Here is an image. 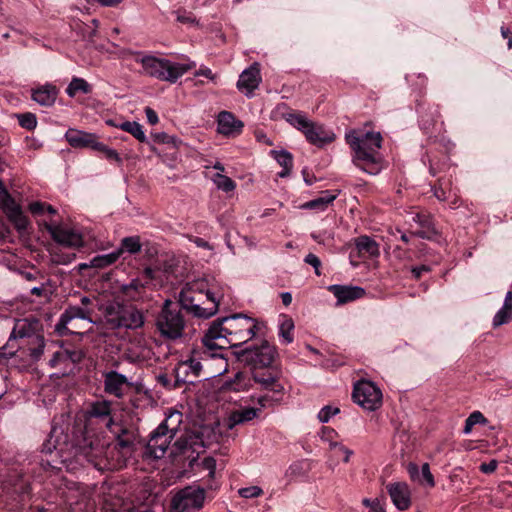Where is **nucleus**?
<instances>
[{
    "mask_svg": "<svg viewBox=\"0 0 512 512\" xmlns=\"http://www.w3.org/2000/svg\"><path fill=\"white\" fill-rule=\"evenodd\" d=\"M134 55L135 61L142 65V74L169 83H175L180 77L196 66L193 61L185 63L172 62L166 58L144 55L141 52H134Z\"/></svg>",
    "mask_w": 512,
    "mask_h": 512,
    "instance_id": "obj_6",
    "label": "nucleus"
},
{
    "mask_svg": "<svg viewBox=\"0 0 512 512\" xmlns=\"http://www.w3.org/2000/svg\"><path fill=\"white\" fill-rule=\"evenodd\" d=\"M34 336V325L28 322L27 319L18 320L11 333V338H31Z\"/></svg>",
    "mask_w": 512,
    "mask_h": 512,
    "instance_id": "obj_34",
    "label": "nucleus"
},
{
    "mask_svg": "<svg viewBox=\"0 0 512 512\" xmlns=\"http://www.w3.org/2000/svg\"><path fill=\"white\" fill-rule=\"evenodd\" d=\"M330 447L333 448V449H337L340 453L343 454V461L344 462H348L351 455L353 454V451L350 450L349 448L343 446V445H340L339 443L337 442H331L330 443Z\"/></svg>",
    "mask_w": 512,
    "mask_h": 512,
    "instance_id": "obj_56",
    "label": "nucleus"
},
{
    "mask_svg": "<svg viewBox=\"0 0 512 512\" xmlns=\"http://www.w3.org/2000/svg\"><path fill=\"white\" fill-rule=\"evenodd\" d=\"M345 140L353 151V163L368 174L376 175L380 169L379 149L382 136L379 132H361L351 130Z\"/></svg>",
    "mask_w": 512,
    "mask_h": 512,
    "instance_id": "obj_3",
    "label": "nucleus"
},
{
    "mask_svg": "<svg viewBox=\"0 0 512 512\" xmlns=\"http://www.w3.org/2000/svg\"><path fill=\"white\" fill-rule=\"evenodd\" d=\"M279 395H268V394H265V395H262V396H259L257 397L256 399L252 398L253 401H256L257 404L259 405L258 408H261L264 409V408H267V407H270L272 406L275 402H278L280 400V397H278Z\"/></svg>",
    "mask_w": 512,
    "mask_h": 512,
    "instance_id": "obj_48",
    "label": "nucleus"
},
{
    "mask_svg": "<svg viewBox=\"0 0 512 512\" xmlns=\"http://www.w3.org/2000/svg\"><path fill=\"white\" fill-rule=\"evenodd\" d=\"M175 436L157 427L150 434L146 446V453L154 459H161L167 452L172 439Z\"/></svg>",
    "mask_w": 512,
    "mask_h": 512,
    "instance_id": "obj_14",
    "label": "nucleus"
},
{
    "mask_svg": "<svg viewBox=\"0 0 512 512\" xmlns=\"http://www.w3.org/2000/svg\"><path fill=\"white\" fill-rule=\"evenodd\" d=\"M34 340L37 345L35 347L29 348V355L32 358V360L38 361L44 352V338L42 336L36 335L34 337Z\"/></svg>",
    "mask_w": 512,
    "mask_h": 512,
    "instance_id": "obj_45",
    "label": "nucleus"
},
{
    "mask_svg": "<svg viewBox=\"0 0 512 512\" xmlns=\"http://www.w3.org/2000/svg\"><path fill=\"white\" fill-rule=\"evenodd\" d=\"M156 327L160 335L166 339H177L182 336L185 321L181 311L166 300L156 318Z\"/></svg>",
    "mask_w": 512,
    "mask_h": 512,
    "instance_id": "obj_8",
    "label": "nucleus"
},
{
    "mask_svg": "<svg viewBox=\"0 0 512 512\" xmlns=\"http://www.w3.org/2000/svg\"><path fill=\"white\" fill-rule=\"evenodd\" d=\"M47 231L50 233L52 239L60 245L78 248L83 246V239L81 234L75 232L72 229L64 228L60 225H45Z\"/></svg>",
    "mask_w": 512,
    "mask_h": 512,
    "instance_id": "obj_15",
    "label": "nucleus"
},
{
    "mask_svg": "<svg viewBox=\"0 0 512 512\" xmlns=\"http://www.w3.org/2000/svg\"><path fill=\"white\" fill-rule=\"evenodd\" d=\"M21 127L27 130H33L37 125L36 116L32 113H23L17 115Z\"/></svg>",
    "mask_w": 512,
    "mask_h": 512,
    "instance_id": "obj_46",
    "label": "nucleus"
},
{
    "mask_svg": "<svg viewBox=\"0 0 512 512\" xmlns=\"http://www.w3.org/2000/svg\"><path fill=\"white\" fill-rule=\"evenodd\" d=\"M119 259V252H111L109 254L97 255L90 260L89 267L105 268L112 265Z\"/></svg>",
    "mask_w": 512,
    "mask_h": 512,
    "instance_id": "obj_37",
    "label": "nucleus"
},
{
    "mask_svg": "<svg viewBox=\"0 0 512 512\" xmlns=\"http://www.w3.org/2000/svg\"><path fill=\"white\" fill-rule=\"evenodd\" d=\"M196 444V439L191 436H181L179 437L171 447V455L176 457L178 455H187V458H190L188 454L190 451L193 453L194 448L193 445Z\"/></svg>",
    "mask_w": 512,
    "mask_h": 512,
    "instance_id": "obj_27",
    "label": "nucleus"
},
{
    "mask_svg": "<svg viewBox=\"0 0 512 512\" xmlns=\"http://www.w3.org/2000/svg\"><path fill=\"white\" fill-rule=\"evenodd\" d=\"M421 476L423 478V481L426 482V484L429 486V487H434L435 486V481H434V477L430 471V466L428 463H424L421 467Z\"/></svg>",
    "mask_w": 512,
    "mask_h": 512,
    "instance_id": "obj_53",
    "label": "nucleus"
},
{
    "mask_svg": "<svg viewBox=\"0 0 512 512\" xmlns=\"http://www.w3.org/2000/svg\"><path fill=\"white\" fill-rule=\"evenodd\" d=\"M330 291L337 298V305L346 304L354 300L360 299L365 295V290L359 286L348 285H330Z\"/></svg>",
    "mask_w": 512,
    "mask_h": 512,
    "instance_id": "obj_20",
    "label": "nucleus"
},
{
    "mask_svg": "<svg viewBox=\"0 0 512 512\" xmlns=\"http://www.w3.org/2000/svg\"><path fill=\"white\" fill-rule=\"evenodd\" d=\"M177 21L183 24H193L196 22L195 17L190 12L179 13L177 15Z\"/></svg>",
    "mask_w": 512,
    "mask_h": 512,
    "instance_id": "obj_61",
    "label": "nucleus"
},
{
    "mask_svg": "<svg viewBox=\"0 0 512 512\" xmlns=\"http://www.w3.org/2000/svg\"><path fill=\"white\" fill-rule=\"evenodd\" d=\"M96 151L104 154V156L108 160L121 162V158H120L118 152L114 149L109 148L107 145H105L102 142H99Z\"/></svg>",
    "mask_w": 512,
    "mask_h": 512,
    "instance_id": "obj_47",
    "label": "nucleus"
},
{
    "mask_svg": "<svg viewBox=\"0 0 512 512\" xmlns=\"http://www.w3.org/2000/svg\"><path fill=\"white\" fill-rule=\"evenodd\" d=\"M3 194L4 198L0 200V207L7 217L21 210V207L15 202L10 194Z\"/></svg>",
    "mask_w": 512,
    "mask_h": 512,
    "instance_id": "obj_43",
    "label": "nucleus"
},
{
    "mask_svg": "<svg viewBox=\"0 0 512 512\" xmlns=\"http://www.w3.org/2000/svg\"><path fill=\"white\" fill-rule=\"evenodd\" d=\"M142 249V243L140 236H128L124 237L119 245V248L115 250V252H119V257L124 253L127 252L131 255L137 254Z\"/></svg>",
    "mask_w": 512,
    "mask_h": 512,
    "instance_id": "obj_31",
    "label": "nucleus"
},
{
    "mask_svg": "<svg viewBox=\"0 0 512 512\" xmlns=\"http://www.w3.org/2000/svg\"><path fill=\"white\" fill-rule=\"evenodd\" d=\"M336 197V194H332L330 191H324L320 197L304 203L302 208L323 211L336 199Z\"/></svg>",
    "mask_w": 512,
    "mask_h": 512,
    "instance_id": "obj_32",
    "label": "nucleus"
},
{
    "mask_svg": "<svg viewBox=\"0 0 512 512\" xmlns=\"http://www.w3.org/2000/svg\"><path fill=\"white\" fill-rule=\"evenodd\" d=\"M243 379L244 375L239 372L231 382L227 383V386L233 391H241L243 389V385L241 384Z\"/></svg>",
    "mask_w": 512,
    "mask_h": 512,
    "instance_id": "obj_58",
    "label": "nucleus"
},
{
    "mask_svg": "<svg viewBox=\"0 0 512 512\" xmlns=\"http://www.w3.org/2000/svg\"><path fill=\"white\" fill-rule=\"evenodd\" d=\"M154 141L157 143H172L174 146H177L178 139L175 137L169 136L168 134L161 132L155 133L152 135Z\"/></svg>",
    "mask_w": 512,
    "mask_h": 512,
    "instance_id": "obj_55",
    "label": "nucleus"
},
{
    "mask_svg": "<svg viewBox=\"0 0 512 512\" xmlns=\"http://www.w3.org/2000/svg\"><path fill=\"white\" fill-rule=\"evenodd\" d=\"M201 466L208 471L209 478H214L216 471V461L212 457H206L202 460Z\"/></svg>",
    "mask_w": 512,
    "mask_h": 512,
    "instance_id": "obj_52",
    "label": "nucleus"
},
{
    "mask_svg": "<svg viewBox=\"0 0 512 512\" xmlns=\"http://www.w3.org/2000/svg\"><path fill=\"white\" fill-rule=\"evenodd\" d=\"M58 96V89L53 84H44L32 89L31 97L41 106H52Z\"/></svg>",
    "mask_w": 512,
    "mask_h": 512,
    "instance_id": "obj_22",
    "label": "nucleus"
},
{
    "mask_svg": "<svg viewBox=\"0 0 512 512\" xmlns=\"http://www.w3.org/2000/svg\"><path fill=\"white\" fill-rule=\"evenodd\" d=\"M512 320V310L502 307L493 318V327L497 328Z\"/></svg>",
    "mask_w": 512,
    "mask_h": 512,
    "instance_id": "obj_44",
    "label": "nucleus"
},
{
    "mask_svg": "<svg viewBox=\"0 0 512 512\" xmlns=\"http://www.w3.org/2000/svg\"><path fill=\"white\" fill-rule=\"evenodd\" d=\"M109 443L97 434L85 432L72 445L77 461L85 460L98 470L115 469L109 453Z\"/></svg>",
    "mask_w": 512,
    "mask_h": 512,
    "instance_id": "obj_5",
    "label": "nucleus"
},
{
    "mask_svg": "<svg viewBox=\"0 0 512 512\" xmlns=\"http://www.w3.org/2000/svg\"><path fill=\"white\" fill-rule=\"evenodd\" d=\"M201 354V352L194 350L188 359L182 360L176 365L174 369V387H180L186 383H194L200 376L202 371Z\"/></svg>",
    "mask_w": 512,
    "mask_h": 512,
    "instance_id": "obj_13",
    "label": "nucleus"
},
{
    "mask_svg": "<svg viewBox=\"0 0 512 512\" xmlns=\"http://www.w3.org/2000/svg\"><path fill=\"white\" fill-rule=\"evenodd\" d=\"M358 252L369 257H377L380 253L379 245L368 236H360L355 241Z\"/></svg>",
    "mask_w": 512,
    "mask_h": 512,
    "instance_id": "obj_28",
    "label": "nucleus"
},
{
    "mask_svg": "<svg viewBox=\"0 0 512 512\" xmlns=\"http://www.w3.org/2000/svg\"><path fill=\"white\" fill-rule=\"evenodd\" d=\"M65 138L67 142L74 148H91L95 151L100 142L96 134L77 129H69L65 133Z\"/></svg>",
    "mask_w": 512,
    "mask_h": 512,
    "instance_id": "obj_19",
    "label": "nucleus"
},
{
    "mask_svg": "<svg viewBox=\"0 0 512 512\" xmlns=\"http://www.w3.org/2000/svg\"><path fill=\"white\" fill-rule=\"evenodd\" d=\"M265 323L243 313L214 320L202 337L208 351H220L229 347H240L262 334Z\"/></svg>",
    "mask_w": 512,
    "mask_h": 512,
    "instance_id": "obj_2",
    "label": "nucleus"
},
{
    "mask_svg": "<svg viewBox=\"0 0 512 512\" xmlns=\"http://www.w3.org/2000/svg\"><path fill=\"white\" fill-rule=\"evenodd\" d=\"M209 289L205 279H197L185 284L179 295L181 307L195 317L210 318L218 311L220 298Z\"/></svg>",
    "mask_w": 512,
    "mask_h": 512,
    "instance_id": "obj_4",
    "label": "nucleus"
},
{
    "mask_svg": "<svg viewBox=\"0 0 512 512\" xmlns=\"http://www.w3.org/2000/svg\"><path fill=\"white\" fill-rule=\"evenodd\" d=\"M109 125L115 126L117 128H120L121 130L130 133L132 136H134L139 142L146 143L147 137L143 131L142 126L135 121H124L120 124H114L113 121H107Z\"/></svg>",
    "mask_w": 512,
    "mask_h": 512,
    "instance_id": "obj_29",
    "label": "nucleus"
},
{
    "mask_svg": "<svg viewBox=\"0 0 512 512\" xmlns=\"http://www.w3.org/2000/svg\"><path fill=\"white\" fill-rule=\"evenodd\" d=\"M205 501V490L196 486L180 489L172 498L169 512H192L200 510Z\"/></svg>",
    "mask_w": 512,
    "mask_h": 512,
    "instance_id": "obj_10",
    "label": "nucleus"
},
{
    "mask_svg": "<svg viewBox=\"0 0 512 512\" xmlns=\"http://www.w3.org/2000/svg\"><path fill=\"white\" fill-rule=\"evenodd\" d=\"M234 354L239 362L257 369L270 366L277 352L276 348L267 340H262L259 345H251L235 351Z\"/></svg>",
    "mask_w": 512,
    "mask_h": 512,
    "instance_id": "obj_9",
    "label": "nucleus"
},
{
    "mask_svg": "<svg viewBox=\"0 0 512 512\" xmlns=\"http://www.w3.org/2000/svg\"><path fill=\"white\" fill-rule=\"evenodd\" d=\"M261 81L260 65L255 62L240 74L237 88L245 95L250 96L259 87Z\"/></svg>",
    "mask_w": 512,
    "mask_h": 512,
    "instance_id": "obj_17",
    "label": "nucleus"
},
{
    "mask_svg": "<svg viewBox=\"0 0 512 512\" xmlns=\"http://www.w3.org/2000/svg\"><path fill=\"white\" fill-rule=\"evenodd\" d=\"M238 493L241 497L249 499L261 496L263 490L258 486H251L239 489Z\"/></svg>",
    "mask_w": 512,
    "mask_h": 512,
    "instance_id": "obj_49",
    "label": "nucleus"
},
{
    "mask_svg": "<svg viewBox=\"0 0 512 512\" xmlns=\"http://www.w3.org/2000/svg\"><path fill=\"white\" fill-rule=\"evenodd\" d=\"M498 466V462L495 459H492L488 463H482L479 467L480 471L485 474L493 473Z\"/></svg>",
    "mask_w": 512,
    "mask_h": 512,
    "instance_id": "obj_59",
    "label": "nucleus"
},
{
    "mask_svg": "<svg viewBox=\"0 0 512 512\" xmlns=\"http://www.w3.org/2000/svg\"><path fill=\"white\" fill-rule=\"evenodd\" d=\"M45 206H46L45 203L36 201V202H32L29 205V210L34 215H41L45 211Z\"/></svg>",
    "mask_w": 512,
    "mask_h": 512,
    "instance_id": "obj_62",
    "label": "nucleus"
},
{
    "mask_svg": "<svg viewBox=\"0 0 512 512\" xmlns=\"http://www.w3.org/2000/svg\"><path fill=\"white\" fill-rule=\"evenodd\" d=\"M135 434L127 428H121L117 432V442L114 445L109 444V453L112 457V467L119 469L123 467L126 460L133 452Z\"/></svg>",
    "mask_w": 512,
    "mask_h": 512,
    "instance_id": "obj_11",
    "label": "nucleus"
},
{
    "mask_svg": "<svg viewBox=\"0 0 512 512\" xmlns=\"http://www.w3.org/2000/svg\"><path fill=\"white\" fill-rule=\"evenodd\" d=\"M82 358H83V354L81 351L68 350L67 362L78 363L82 360Z\"/></svg>",
    "mask_w": 512,
    "mask_h": 512,
    "instance_id": "obj_64",
    "label": "nucleus"
},
{
    "mask_svg": "<svg viewBox=\"0 0 512 512\" xmlns=\"http://www.w3.org/2000/svg\"><path fill=\"white\" fill-rule=\"evenodd\" d=\"M285 120L297 130L301 131L306 140L317 147H323L334 141L333 132L326 130L322 124L308 119L303 113H287Z\"/></svg>",
    "mask_w": 512,
    "mask_h": 512,
    "instance_id": "obj_7",
    "label": "nucleus"
},
{
    "mask_svg": "<svg viewBox=\"0 0 512 512\" xmlns=\"http://www.w3.org/2000/svg\"><path fill=\"white\" fill-rule=\"evenodd\" d=\"M352 397L362 408L374 411L381 406L382 392L371 381L361 380L354 386Z\"/></svg>",
    "mask_w": 512,
    "mask_h": 512,
    "instance_id": "obj_12",
    "label": "nucleus"
},
{
    "mask_svg": "<svg viewBox=\"0 0 512 512\" xmlns=\"http://www.w3.org/2000/svg\"><path fill=\"white\" fill-rule=\"evenodd\" d=\"M145 286L140 279H133L129 284L123 285L121 291L126 297L136 301L141 297Z\"/></svg>",
    "mask_w": 512,
    "mask_h": 512,
    "instance_id": "obj_36",
    "label": "nucleus"
},
{
    "mask_svg": "<svg viewBox=\"0 0 512 512\" xmlns=\"http://www.w3.org/2000/svg\"><path fill=\"white\" fill-rule=\"evenodd\" d=\"M387 492L397 509L404 511L411 505V492L405 482H394L387 485Z\"/></svg>",
    "mask_w": 512,
    "mask_h": 512,
    "instance_id": "obj_18",
    "label": "nucleus"
},
{
    "mask_svg": "<svg viewBox=\"0 0 512 512\" xmlns=\"http://www.w3.org/2000/svg\"><path fill=\"white\" fill-rule=\"evenodd\" d=\"M253 379L256 383L260 384L264 390L272 392L274 395L283 394V385L271 374L262 375L255 372L253 373Z\"/></svg>",
    "mask_w": 512,
    "mask_h": 512,
    "instance_id": "obj_25",
    "label": "nucleus"
},
{
    "mask_svg": "<svg viewBox=\"0 0 512 512\" xmlns=\"http://www.w3.org/2000/svg\"><path fill=\"white\" fill-rule=\"evenodd\" d=\"M294 329V323L291 318H285L279 327V335L286 344L293 341L292 331Z\"/></svg>",
    "mask_w": 512,
    "mask_h": 512,
    "instance_id": "obj_42",
    "label": "nucleus"
},
{
    "mask_svg": "<svg viewBox=\"0 0 512 512\" xmlns=\"http://www.w3.org/2000/svg\"><path fill=\"white\" fill-rule=\"evenodd\" d=\"M9 221L14 225L15 229L19 233H23L27 230L29 221L27 217L23 214L22 209L10 216L7 217Z\"/></svg>",
    "mask_w": 512,
    "mask_h": 512,
    "instance_id": "obj_41",
    "label": "nucleus"
},
{
    "mask_svg": "<svg viewBox=\"0 0 512 512\" xmlns=\"http://www.w3.org/2000/svg\"><path fill=\"white\" fill-rule=\"evenodd\" d=\"M57 433V429L54 428L51 431L50 439L43 444V451L46 453H52L53 450L62 451V448L59 447V444H52L51 440L53 436Z\"/></svg>",
    "mask_w": 512,
    "mask_h": 512,
    "instance_id": "obj_57",
    "label": "nucleus"
},
{
    "mask_svg": "<svg viewBox=\"0 0 512 512\" xmlns=\"http://www.w3.org/2000/svg\"><path fill=\"white\" fill-rule=\"evenodd\" d=\"M78 92L89 94L91 92V86L83 78L74 77L68 85L66 93L70 97H74Z\"/></svg>",
    "mask_w": 512,
    "mask_h": 512,
    "instance_id": "obj_38",
    "label": "nucleus"
},
{
    "mask_svg": "<svg viewBox=\"0 0 512 512\" xmlns=\"http://www.w3.org/2000/svg\"><path fill=\"white\" fill-rule=\"evenodd\" d=\"M96 310L102 313L104 325L111 330H138L146 321L144 310L134 304L118 301L104 303L94 295L82 296L79 304H69L66 307L55 325V331L61 336L73 334L68 325L75 319L94 323Z\"/></svg>",
    "mask_w": 512,
    "mask_h": 512,
    "instance_id": "obj_1",
    "label": "nucleus"
},
{
    "mask_svg": "<svg viewBox=\"0 0 512 512\" xmlns=\"http://www.w3.org/2000/svg\"><path fill=\"white\" fill-rule=\"evenodd\" d=\"M88 418H96L104 422L111 429L113 419L111 417V404L108 401H96L92 403L86 412Z\"/></svg>",
    "mask_w": 512,
    "mask_h": 512,
    "instance_id": "obj_23",
    "label": "nucleus"
},
{
    "mask_svg": "<svg viewBox=\"0 0 512 512\" xmlns=\"http://www.w3.org/2000/svg\"><path fill=\"white\" fill-rule=\"evenodd\" d=\"M339 408H332L331 406L323 407L318 413V419L321 423H327L333 415L339 413Z\"/></svg>",
    "mask_w": 512,
    "mask_h": 512,
    "instance_id": "obj_50",
    "label": "nucleus"
},
{
    "mask_svg": "<svg viewBox=\"0 0 512 512\" xmlns=\"http://www.w3.org/2000/svg\"><path fill=\"white\" fill-rule=\"evenodd\" d=\"M260 412L261 408L254 407H246L243 409L233 411L226 421V427L228 429H233L237 425L250 422L253 419L257 418Z\"/></svg>",
    "mask_w": 512,
    "mask_h": 512,
    "instance_id": "obj_24",
    "label": "nucleus"
},
{
    "mask_svg": "<svg viewBox=\"0 0 512 512\" xmlns=\"http://www.w3.org/2000/svg\"><path fill=\"white\" fill-rule=\"evenodd\" d=\"M213 182L218 189H220L224 192H231L236 187V183L230 177L225 176L220 173H217L214 176Z\"/></svg>",
    "mask_w": 512,
    "mask_h": 512,
    "instance_id": "obj_40",
    "label": "nucleus"
},
{
    "mask_svg": "<svg viewBox=\"0 0 512 512\" xmlns=\"http://www.w3.org/2000/svg\"><path fill=\"white\" fill-rule=\"evenodd\" d=\"M431 269L428 265H420L416 267H412L411 273L413 277L418 280L421 278L423 273L429 272Z\"/></svg>",
    "mask_w": 512,
    "mask_h": 512,
    "instance_id": "obj_63",
    "label": "nucleus"
},
{
    "mask_svg": "<svg viewBox=\"0 0 512 512\" xmlns=\"http://www.w3.org/2000/svg\"><path fill=\"white\" fill-rule=\"evenodd\" d=\"M487 422H488L487 419L485 418V416L480 411H474L465 420V425H464L463 433L464 434H469V433H471L473 427L476 424H483V425H485Z\"/></svg>",
    "mask_w": 512,
    "mask_h": 512,
    "instance_id": "obj_39",
    "label": "nucleus"
},
{
    "mask_svg": "<svg viewBox=\"0 0 512 512\" xmlns=\"http://www.w3.org/2000/svg\"><path fill=\"white\" fill-rule=\"evenodd\" d=\"M103 378L104 391L116 398H122L125 395L126 388L131 386L128 378L115 370L105 372Z\"/></svg>",
    "mask_w": 512,
    "mask_h": 512,
    "instance_id": "obj_16",
    "label": "nucleus"
},
{
    "mask_svg": "<svg viewBox=\"0 0 512 512\" xmlns=\"http://www.w3.org/2000/svg\"><path fill=\"white\" fill-rule=\"evenodd\" d=\"M413 219L420 225V229L413 232V235L423 239H432L435 235H437V231L429 216L424 214H417Z\"/></svg>",
    "mask_w": 512,
    "mask_h": 512,
    "instance_id": "obj_26",
    "label": "nucleus"
},
{
    "mask_svg": "<svg viewBox=\"0 0 512 512\" xmlns=\"http://www.w3.org/2000/svg\"><path fill=\"white\" fill-rule=\"evenodd\" d=\"M304 261H305V263L311 265L315 269V274L317 276L321 275L320 270H319V268L321 266V261L318 258V256H316L313 253H309V254L306 255Z\"/></svg>",
    "mask_w": 512,
    "mask_h": 512,
    "instance_id": "obj_54",
    "label": "nucleus"
},
{
    "mask_svg": "<svg viewBox=\"0 0 512 512\" xmlns=\"http://www.w3.org/2000/svg\"><path fill=\"white\" fill-rule=\"evenodd\" d=\"M275 160L278 164L283 168L281 172L278 173L279 177H286L290 174L291 169L293 167V158L292 155L287 151H271Z\"/></svg>",
    "mask_w": 512,
    "mask_h": 512,
    "instance_id": "obj_33",
    "label": "nucleus"
},
{
    "mask_svg": "<svg viewBox=\"0 0 512 512\" xmlns=\"http://www.w3.org/2000/svg\"><path fill=\"white\" fill-rule=\"evenodd\" d=\"M67 355H68V350L56 351L53 354L52 358L49 360V365L52 368H55V367H57L61 363H66L67 362Z\"/></svg>",
    "mask_w": 512,
    "mask_h": 512,
    "instance_id": "obj_51",
    "label": "nucleus"
},
{
    "mask_svg": "<svg viewBox=\"0 0 512 512\" xmlns=\"http://www.w3.org/2000/svg\"><path fill=\"white\" fill-rule=\"evenodd\" d=\"M433 195L441 202L449 200L452 196V183L450 179L441 178L433 187Z\"/></svg>",
    "mask_w": 512,
    "mask_h": 512,
    "instance_id": "obj_35",
    "label": "nucleus"
},
{
    "mask_svg": "<svg viewBox=\"0 0 512 512\" xmlns=\"http://www.w3.org/2000/svg\"><path fill=\"white\" fill-rule=\"evenodd\" d=\"M183 415L179 411H171L163 422L159 424V428L174 436L178 432V429L182 423Z\"/></svg>",
    "mask_w": 512,
    "mask_h": 512,
    "instance_id": "obj_30",
    "label": "nucleus"
},
{
    "mask_svg": "<svg viewBox=\"0 0 512 512\" xmlns=\"http://www.w3.org/2000/svg\"><path fill=\"white\" fill-rule=\"evenodd\" d=\"M243 128V123L237 120L235 116L228 111H222L217 119V131L220 134L229 136L239 134Z\"/></svg>",
    "mask_w": 512,
    "mask_h": 512,
    "instance_id": "obj_21",
    "label": "nucleus"
},
{
    "mask_svg": "<svg viewBox=\"0 0 512 512\" xmlns=\"http://www.w3.org/2000/svg\"><path fill=\"white\" fill-rule=\"evenodd\" d=\"M445 202L448 203V206L450 209H458L462 205V200L456 193V191L452 190V196L449 200H446Z\"/></svg>",
    "mask_w": 512,
    "mask_h": 512,
    "instance_id": "obj_60",
    "label": "nucleus"
}]
</instances>
